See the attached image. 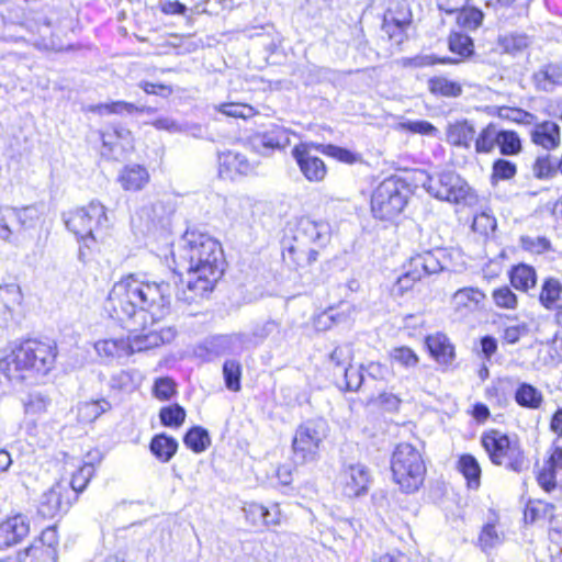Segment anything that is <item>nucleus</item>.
<instances>
[{
  "instance_id": "obj_1",
  "label": "nucleus",
  "mask_w": 562,
  "mask_h": 562,
  "mask_svg": "<svg viewBox=\"0 0 562 562\" xmlns=\"http://www.w3.org/2000/svg\"><path fill=\"white\" fill-rule=\"evenodd\" d=\"M170 268L175 274L189 276L187 289L190 300L207 297L224 274L225 261L222 244L210 234L188 227L172 244Z\"/></svg>"
},
{
  "instance_id": "obj_2",
  "label": "nucleus",
  "mask_w": 562,
  "mask_h": 562,
  "mask_svg": "<svg viewBox=\"0 0 562 562\" xmlns=\"http://www.w3.org/2000/svg\"><path fill=\"white\" fill-rule=\"evenodd\" d=\"M172 293L173 289L166 280L150 281L142 278L139 273L130 272L112 285L104 311L119 326L139 325L159 328L153 311L168 306Z\"/></svg>"
},
{
  "instance_id": "obj_3",
  "label": "nucleus",
  "mask_w": 562,
  "mask_h": 562,
  "mask_svg": "<svg viewBox=\"0 0 562 562\" xmlns=\"http://www.w3.org/2000/svg\"><path fill=\"white\" fill-rule=\"evenodd\" d=\"M58 353V346L50 338L16 339L0 357V375L11 383L44 378L55 369Z\"/></svg>"
},
{
  "instance_id": "obj_4",
  "label": "nucleus",
  "mask_w": 562,
  "mask_h": 562,
  "mask_svg": "<svg viewBox=\"0 0 562 562\" xmlns=\"http://www.w3.org/2000/svg\"><path fill=\"white\" fill-rule=\"evenodd\" d=\"M322 228L323 224L310 216L296 218L281 241L283 263L300 274L311 273L325 247Z\"/></svg>"
},
{
  "instance_id": "obj_5",
  "label": "nucleus",
  "mask_w": 562,
  "mask_h": 562,
  "mask_svg": "<svg viewBox=\"0 0 562 562\" xmlns=\"http://www.w3.org/2000/svg\"><path fill=\"white\" fill-rule=\"evenodd\" d=\"M480 445L490 463L508 473L521 474L530 467L528 452L515 432L487 428L480 436Z\"/></svg>"
},
{
  "instance_id": "obj_6",
  "label": "nucleus",
  "mask_w": 562,
  "mask_h": 562,
  "mask_svg": "<svg viewBox=\"0 0 562 562\" xmlns=\"http://www.w3.org/2000/svg\"><path fill=\"white\" fill-rule=\"evenodd\" d=\"M127 335L117 338H105L95 342V350L102 358L115 359L131 357L136 352H144L161 347L175 337L169 327L148 328L147 326H122Z\"/></svg>"
},
{
  "instance_id": "obj_7",
  "label": "nucleus",
  "mask_w": 562,
  "mask_h": 562,
  "mask_svg": "<svg viewBox=\"0 0 562 562\" xmlns=\"http://www.w3.org/2000/svg\"><path fill=\"white\" fill-rule=\"evenodd\" d=\"M393 483L404 494H414L425 484L427 464L423 451L411 442H398L390 457Z\"/></svg>"
},
{
  "instance_id": "obj_8",
  "label": "nucleus",
  "mask_w": 562,
  "mask_h": 562,
  "mask_svg": "<svg viewBox=\"0 0 562 562\" xmlns=\"http://www.w3.org/2000/svg\"><path fill=\"white\" fill-rule=\"evenodd\" d=\"M409 201L407 182L396 176L384 178L371 192L370 212L376 221L395 224Z\"/></svg>"
},
{
  "instance_id": "obj_9",
  "label": "nucleus",
  "mask_w": 562,
  "mask_h": 562,
  "mask_svg": "<svg viewBox=\"0 0 562 562\" xmlns=\"http://www.w3.org/2000/svg\"><path fill=\"white\" fill-rule=\"evenodd\" d=\"M66 229L78 241H97L94 232L108 226V207L98 200H92L85 205L76 206L63 214Z\"/></svg>"
},
{
  "instance_id": "obj_10",
  "label": "nucleus",
  "mask_w": 562,
  "mask_h": 562,
  "mask_svg": "<svg viewBox=\"0 0 562 562\" xmlns=\"http://www.w3.org/2000/svg\"><path fill=\"white\" fill-rule=\"evenodd\" d=\"M443 270L438 250H427L412 256L404 265L403 272L397 277L393 291L402 296L416 286L418 282L430 274Z\"/></svg>"
},
{
  "instance_id": "obj_11",
  "label": "nucleus",
  "mask_w": 562,
  "mask_h": 562,
  "mask_svg": "<svg viewBox=\"0 0 562 562\" xmlns=\"http://www.w3.org/2000/svg\"><path fill=\"white\" fill-rule=\"evenodd\" d=\"M327 430L326 423L321 419H308L301 423L296 427L291 441L294 459L302 464L318 460Z\"/></svg>"
},
{
  "instance_id": "obj_12",
  "label": "nucleus",
  "mask_w": 562,
  "mask_h": 562,
  "mask_svg": "<svg viewBox=\"0 0 562 562\" xmlns=\"http://www.w3.org/2000/svg\"><path fill=\"white\" fill-rule=\"evenodd\" d=\"M414 173L419 176L425 190L439 200L460 203L465 202L470 196L468 183L453 171L429 176L424 170L416 169Z\"/></svg>"
},
{
  "instance_id": "obj_13",
  "label": "nucleus",
  "mask_w": 562,
  "mask_h": 562,
  "mask_svg": "<svg viewBox=\"0 0 562 562\" xmlns=\"http://www.w3.org/2000/svg\"><path fill=\"white\" fill-rule=\"evenodd\" d=\"M78 499L68 481L59 479L42 494L36 507V518L42 521L59 520Z\"/></svg>"
},
{
  "instance_id": "obj_14",
  "label": "nucleus",
  "mask_w": 562,
  "mask_h": 562,
  "mask_svg": "<svg viewBox=\"0 0 562 562\" xmlns=\"http://www.w3.org/2000/svg\"><path fill=\"white\" fill-rule=\"evenodd\" d=\"M321 146L323 144L299 143L291 150L301 173L308 182L321 183L327 178L328 167L317 155L321 153Z\"/></svg>"
},
{
  "instance_id": "obj_15",
  "label": "nucleus",
  "mask_w": 562,
  "mask_h": 562,
  "mask_svg": "<svg viewBox=\"0 0 562 562\" xmlns=\"http://www.w3.org/2000/svg\"><path fill=\"white\" fill-rule=\"evenodd\" d=\"M30 517L22 512H11L0 518V551L23 543L31 535Z\"/></svg>"
},
{
  "instance_id": "obj_16",
  "label": "nucleus",
  "mask_w": 562,
  "mask_h": 562,
  "mask_svg": "<svg viewBox=\"0 0 562 562\" xmlns=\"http://www.w3.org/2000/svg\"><path fill=\"white\" fill-rule=\"evenodd\" d=\"M245 520L256 531H271L280 526L285 516L278 503L265 505L258 502H248L244 505Z\"/></svg>"
},
{
  "instance_id": "obj_17",
  "label": "nucleus",
  "mask_w": 562,
  "mask_h": 562,
  "mask_svg": "<svg viewBox=\"0 0 562 562\" xmlns=\"http://www.w3.org/2000/svg\"><path fill=\"white\" fill-rule=\"evenodd\" d=\"M371 484V473L362 464H349L340 470L337 490L345 498H357L368 493Z\"/></svg>"
},
{
  "instance_id": "obj_18",
  "label": "nucleus",
  "mask_w": 562,
  "mask_h": 562,
  "mask_svg": "<svg viewBox=\"0 0 562 562\" xmlns=\"http://www.w3.org/2000/svg\"><path fill=\"white\" fill-rule=\"evenodd\" d=\"M562 471V445L553 443L547 450L541 465L535 470L538 486L547 494L560 487L559 473Z\"/></svg>"
},
{
  "instance_id": "obj_19",
  "label": "nucleus",
  "mask_w": 562,
  "mask_h": 562,
  "mask_svg": "<svg viewBox=\"0 0 562 562\" xmlns=\"http://www.w3.org/2000/svg\"><path fill=\"white\" fill-rule=\"evenodd\" d=\"M102 155L110 158L125 156L135 150L133 133L123 126L109 125L100 132Z\"/></svg>"
},
{
  "instance_id": "obj_20",
  "label": "nucleus",
  "mask_w": 562,
  "mask_h": 562,
  "mask_svg": "<svg viewBox=\"0 0 562 562\" xmlns=\"http://www.w3.org/2000/svg\"><path fill=\"white\" fill-rule=\"evenodd\" d=\"M256 164L237 149H227L218 154L217 172L223 180L235 181L250 176Z\"/></svg>"
},
{
  "instance_id": "obj_21",
  "label": "nucleus",
  "mask_w": 562,
  "mask_h": 562,
  "mask_svg": "<svg viewBox=\"0 0 562 562\" xmlns=\"http://www.w3.org/2000/svg\"><path fill=\"white\" fill-rule=\"evenodd\" d=\"M424 347L428 356L443 370L453 367L457 348L451 338L443 331H435L424 337Z\"/></svg>"
},
{
  "instance_id": "obj_22",
  "label": "nucleus",
  "mask_w": 562,
  "mask_h": 562,
  "mask_svg": "<svg viewBox=\"0 0 562 562\" xmlns=\"http://www.w3.org/2000/svg\"><path fill=\"white\" fill-rule=\"evenodd\" d=\"M437 7L440 12L447 15H454V23L459 27L458 31L474 32L484 23L485 14L475 5L464 4L456 8L450 3V0H437Z\"/></svg>"
},
{
  "instance_id": "obj_23",
  "label": "nucleus",
  "mask_w": 562,
  "mask_h": 562,
  "mask_svg": "<svg viewBox=\"0 0 562 562\" xmlns=\"http://www.w3.org/2000/svg\"><path fill=\"white\" fill-rule=\"evenodd\" d=\"M103 460V453L99 448L90 449L83 457L81 464L72 472L68 485L76 492L79 498L80 494L88 487L95 474L97 468Z\"/></svg>"
},
{
  "instance_id": "obj_24",
  "label": "nucleus",
  "mask_w": 562,
  "mask_h": 562,
  "mask_svg": "<svg viewBox=\"0 0 562 562\" xmlns=\"http://www.w3.org/2000/svg\"><path fill=\"white\" fill-rule=\"evenodd\" d=\"M487 296L477 286H463L454 291L450 297V306L454 314L468 315L484 307Z\"/></svg>"
},
{
  "instance_id": "obj_25",
  "label": "nucleus",
  "mask_w": 562,
  "mask_h": 562,
  "mask_svg": "<svg viewBox=\"0 0 562 562\" xmlns=\"http://www.w3.org/2000/svg\"><path fill=\"white\" fill-rule=\"evenodd\" d=\"M557 519V506L543 498H528L522 507V524L526 526L551 525Z\"/></svg>"
},
{
  "instance_id": "obj_26",
  "label": "nucleus",
  "mask_w": 562,
  "mask_h": 562,
  "mask_svg": "<svg viewBox=\"0 0 562 562\" xmlns=\"http://www.w3.org/2000/svg\"><path fill=\"white\" fill-rule=\"evenodd\" d=\"M25 312L24 295L20 285L8 283L0 285V317L4 322L14 319Z\"/></svg>"
},
{
  "instance_id": "obj_27",
  "label": "nucleus",
  "mask_w": 562,
  "mask_h": 562,
  "mask_svg": "<svg viewBox=\"0 0 562 562\" xmlns=\"http://www.w3.org/2000/svg\"><path fill=\"white\" fill-rule=\"evenodd\" d=\"M116 182L124 192L137 193L149 184L150 173L142 164H127L119 171Z\"/></svg>"
},
{
  "instance_id": "obj_28",
  "label": "nucleus",
  "mask_w": 562,
  "mask_h": 562,
  "mask_svg": "<svg viewBox=\"0 0 562 562\" xmlns=\"http://www.w3.org/2000/svg\"><path fill=\"white\" fill-rule=\"evenodd\" d=\"M529 136L536 147L547 151L555 150L561 145V128L554 121L535 123Z\"/></svg>"
},
{
  "instance_id": "obj_29",
  "label": "nucleus",
  "mask_w": 562,
  "mask_h": 562,
  "mask_svg": "<svg viewBox=\"0 0 562 562\" xmlns=\"http://www.w3.org/2000/svg\"><path fill=\"white\" fill-rule=\"evenodd\" d=\"M456 470L463 477L465 487L470 491H477L482 485L483 469L477 458L463 452L456 460Z\"/></svg>"
},
{
  "instance_id": "obj_30",
  "label": "nucleus",
  "mask_w": 562,
  "mask_h": 562,
  "mask_svg": "<svg viewBox=\"0 0 562 562\" xmlns=\"http://www.w3.org/2000/svg\"><path fill=\"white\" fill-rule=\"evenodd\" d=\"M507 279L513 289L521 293H528L536 288L538 273L532 265L520 261L509 267Z\"/></svg>"
},
{
  "instance_id": "obj_31",
  "label": "nucleus",
  "mask_w": 562,
  "mask_h": 562,
  "mask_svg": "<svg viewBox=\"0 0 562 562\" xmlns=\"http://www.w3.org/2000/svg\"><path fill=\"white\" fill-rule=\"evenodd\" d=\"M474 136L475 127L467 119L456 120L446 126V142L453 148L470 149Z\"/></svg>"
},
{
  "instance_id": "obj_32",
  "label": "nucleus",
  "mask_w": 562,
  "mask_h": 562,
  "mask_svg": "<svg viewBox=\"0 0 562 562\" xmlns=\"http://www.w3.org/2000/svg\"><path fill=\"white\" fill-rule=\"evenodd\" d=\"M411 26L381 19L379 41L391 53L401 50L409 38Z\"/></svg>"
},
{
  "instance_id": "obj_33",
  "label": "nucleus",
  "mask_w": 562,
  "mask_h": 562,
  "mask_svg": "<svg viewBox=\"0 0 562 562\" xmlns=\"http://www.w3.org/2000/svg\"><path fill=\"white\" fill-rule=\"evenodd\" d=\"M259 146L266 150H282L290 145V132L288 128L272 124L268 130L254 134Z\"/></svg>"
},
{
  "instance_id": "obj_34",
  "label": "nucleus",
  "mask_w": 562,
  "mask_h": 562,
  "mask_svg": "<svg viewBox=\"0 0 562 562\" xmlns=\"http://www.w3.org/2000/svg\"><path fill=\"white\" fill-rule=\"evenodd\" d=\"M447 45L449 52L457 56V58H453L456 60L454 64L469 60L475 55L474 40L467 32L450 31L447 37Z\"/></svg>"
},
{
  "instance_id": "obj_35",
  "label": "nucleus",
  "mask_w": 562,
  "mask_h": 562,
  "mask_svg": "<svg viewBox=\"0 0 562 562\" xmlns=\"http://www.w3.org/2000/svg\"><path fill=\"white\" fill-rule=\"evenodd\" d=\"M429 93L437 98L456 99L463 93V83L447 75H436L427 80Z\"/></svg>"
},
{
  "instance_id": "obj_36",
  "label": "nucleus",
  "mask_w": 562,
  "mask_h": 562,
  "mask_svg": "<svg viewBox=\"0 0 562 562\" xmlns=\"http://www.w3.org/2000/svg\"><path fill=\"white\" fill-rule=\"evenodd\" d=\"M537 299L544 311L550 312L555 308L562 303V281L552 276L543 278Z\"/></svg>"
},
{
  "instance_id": "obj_37",
  "label": "nucleus",
  "mask_w": 562,
  "mask_h": 562,
  "mask_svg": "<svg viewBox=\"0 0 562 562\" xmlns=\"http://www.w3.org/2000/svg\"><path fill=\"white\" fill-rule=\"evenodd\" d=\"M516 404L527 411H539L544 404V395L540 389L529 382H519L514 392Z\"/></svg>"
},
{
  "instance_id": "obj_38",
  "label": "nucleus",
  "mask_w": 562,
  "mask_h": 562,
  "mask_svg": "<svg viewBox=\"0 0 562 562\" xmlns=\"http://www.w3.org/2000/svg\"><path fill=\"white\" fill-rule=\"evenodd\" d=\"M537 91H552L562 80V67L559 64L549 63L541 66L531 77Z\"/></svg>"
},
{
  "instance_id": "obj_39",
  "label": "nucleus",
  "mask_w": 562,
  "mask_h": 562,
  "mask_svg": "<svg viewBox=\"0 0 562 562\" xmlns=\"http://www.w3.org/2000/svg\"><path fill=\"white\" fill-rule=\"evenodd\" d=\"M178 448L176 438L166 432L154 435L149 441L151 454L161 463L169 462L176 456Z\"/></svg>"
},
{
  "instance_id": "obj_40",
  "label": "nucleus",
  "mask_w": 562,
  "mask_h": 562,
  "mask_svg": "<svg viewBox=\"0 0 562 562\" xmlns=\"http://www.w3.org/2000/svg\"><path fill=\"white\" fill-rule=\"evenodd\" d=\"M499 516L494 514L493 519L485 522L477 536L476 546L487 552L498 546L503 540V532L498 530Z\"/></svg>"
},
{
  "instance_id": "obj_41",
  "label": "nucleus",
  "mask_w": 562,
  "mask_h": 562,
  "mask_svg": "<svg viewBox=\"0 0 562 562\" xmlns=\"http://www.w3.org/2000/svg\"><path fill=\"white\" fill-rule=\"evenodd\" d=\"M494 307L499 311L514 312L519 307V297L510 284H501L491 291Z\"/></svg>"
},
{
  "instance_id": "obj_42",
  "label": "nucleus",
  "mask_w": 562,
  "mask_h": 562,
  "mask_svg": "<svg viewBox=\"0 0 562 562\" xmlns=\"http://www.w3.org/2000/svg\"><path fill=\"white\" fill-rule=\"evenodd\" d=\"M182 440L186 448L196 454L206 451L212 443L207 429L199 425L190 427Z\"/></svg>"
},
{
  "instance_id": "obj_43",
  "label": "nucleus",
  "mask_w": 562,
  "mask_h": 562,
  "mask_svg": "<svg viewBox=\"0 0 562 562\" xmlns=\"http://www.w3.org/2000/svg\"><path fill=\"white\" fill-rule=\"evenodd\" d=\"M407 26L413 25V11L407 0H390L382 18Z\"/></svg>"
},
{
  "instance_id": "obj_44",
  "label": "nucleus",
  "mask_w": 562,
  "mask_h": 562,
  "mask_svg": "<svg viewBox=\"0 0 562 562\" xmlns=\"http://www.w3.org/2000/svg\"><path fill=\"white\" fill-rule=\"evenodd\" d=\"M509 378H497L485 389L486 400L497 408H505L509 404Z\"/></svg>"
},
{
  "instance_id": "obj_45",
  "label": "nucleus",
  "mask_w": 562,
  "mask_h": 562,
  "mask_svg": "<svg viewBox=\"0 0 562 562\" xmlns=\"http://www.w3.org/2000/svg\"><path fill=\"white\" fill-rule=\"evenodd\" d=\"M474 151L477 155L492 154L497 145V126L495 123H488L483 126L479 133L475 132L473 139Z\"/></svg>"
},
{
  "instance_id": "obj_46",
  "label": "nucleus",
  "mask_w": 562,
  "mask_h": 562,
  "mask_svg": "<svg viewBox=\"0 0 562 562\" xmlns=\"http://www.w3.org/2000/svg\"><path fill=\"white\" fill-rule=\"evenodd\" d=\"M503 156H517L522 151V140L515 130L497 128V145Z\"/></svg>"
},
{
  "instance_id": "obj_47",
  "label": "nucleus",
  "mask_w": 562,
  "mask_h": 562,
  "mask_svg": "<svg viewBox=\"0 0 562 562\" xmlns=\"http://www.w3.org/2000/svg\"><path fill=\"white\" fill-rule=\"evenodd\" d=\"M158 417L164 427L179 429L186 422L187 411L180 404L172 403L160 407Z\"/></svg>"
},
{
  "instance_id": "obj_48",
  "label": "nucleus",
  "mask_w": 562,
  "mask_h": 562,
  "mask_svg": "<svg viewBox=\"0 0 562 562\" xmlns=\"http://www.w3.org/2000/svg\"><path fill=\"white\" fill-rule=\"evenodd\" d=\"M321 154L345 165H356L363 161L360 153L334 144H323Z\"/></svg>"
},
{
  "instance_id": "obj_49",
  "label": "nucleus",
  "mask_w": 562,
  "mask_h": 562,
  "mask_svg": "<svg viewBox=\"0 0 562 562\" xmlns=\"http://www.w3.org/2000/svg\"><path fill=\"white\" fill-rule=\"evenodd\" d=\"M454 63L456 60L452 57L437 55H415L401 60L403 67L411 69L434 67L436 65H453Z\"/></svg>"
},
{
  "instance_id": "obj_50",
  "label": "nucleus",
  "mask_w": 562,
  "mask_h": 562,
  "mask_svg": "<svg viewBox=\"0 0 562 562\" xmlns=\"http://www.w3.org/2000/svg\"><path fill=\"white\" fill-rule=\"evenodd\" d=\"M532 175L538 180H551L560 173L559 162L550 155L536 157L531 166Z\"/></svg>"
},
{
  "instance_id": "obj_51",
  "label": "nucleus",
  "mask_w": 562,
  "mask_h": 562,
  "mask_svg": "<svg viewBox=\"0 0 562 562\" xmlns=\"http://www.w3.org/2000/svg\"><path fill=\"white\" fill-rule=\"evenodd\" d=\"M217 111L227 117L240 119L244 121L250 120L258 115V110L243 102H224L217 106Z\"/></svg>"
},
{
  "instance_id": "obj_52",
  "label": "nucleus",
  "mask_w": 562,
  "mask_h": 562,
  "mask_svg": "<svg viewBox=\"0 0 562 562\" xmlns=\"http://www.w3.org/2000/svg\"><path fill=\"white\" fill-rule=\"evenodd\" d=\"M93 112L98 114H115V115H122L124 113L127 114H134V113H142L143 109L136 106L134 103L119 100V101H111L106 103H99L91 109Z\"/></svg>"
},
{
  "instance_id": "obj_53",
  "label": "nucleus",
  "mask_w": 562,
  "mask_h": 562,
  "mask_svg": "<svg viewBox=\"0 0 562 562\" xmlns=\"http://www.w3.org/2000/svg\"><path fill=\"white\" fill-rule=\"evenodd\" d=\"M517 175V165L505 158H497L492 164L490 180L492 184L507 181Z\"/></svg>"
},
{
  "instance_id": "obj_54",
  "label": "nucleus",
  "mask_w": 562,
  "mask_h": 562,
  "mask_svg": "<svg viewBox=\"0 0 562 562\" xmlns=\"http://www.w3.org/2000/svg\"><path fill=\"white\" fill-rule=\"evenodd\" d=\"M178 393L176 381L170 376H159L153 382L151 394L159 402H169Z\"/></svg>"
},
{
  "instance_id": "obj_55",
  "label": "nucleus",
  "mask_w": 562,
  "mask_h": 562,
  "mask_svg": "<svg viewBox=\"0 0 562 562\" xmlns=\"http://www.w3.org/2000/svg\"><path fill=\"white\" fill-rule=\"evenodd\" d=\"M496 114L498 117L518 125H530L536 120V116L532 113L518 106H498Z\"/></svg>"
},
{
  "instance_id": "obj_56",
  "label": "nucleus",
  "mask_w": 562,
  "mask_h": 562,
  "mask_svg": "<svg viewBox=\"0 0 562 562\" xmlns=\"http://www.w3.org/2000/svg\"><path fill=\"white\" fill-rule=\"evenodd\" d=\"M41 546L40 542H31L24 550L19 552V562H57L58 558Z\"/></svg>"
},
{
  "instance_id": "obj_57",
  "label": "nucleus",
  "mask_w": 562,
  "mask_h": 562,
  "mask_svg": "<svg viewBox=\"0 0 562 562\" xmlns=\"http://www.w3.org/2000/svg\"><path fill=\"white\" fill-rule=\"evenodd\" d=\"M497 44L504 53L515 54L528 47L529 38L525 33H507L498 36Z\"/></svg>"
},
{
  "instance_id": "obj_58",
  "label": "nucleus",
  "mask_w": 562,
  "mask_h": 562,
  "mask_svg": "<svg viewBox=\"0 0 562 562\" xmlns=\"http://www.w3.org/2000/svg\"><path fill=\"white\" fill-rule=\"evenodd\" d=\"M519 245L524 251L532 256H540L552 250L551 241L544 236L522 235L519 237Z\"/></svg>"
},
{
  "instance_id": "obj_59",
  "label": "nucleus",
  "mask_w": 562,
  "mask_h": 562,
  "mask_svg": "<svg viewBox=\"0 0 562 562\" xmlns=\"http://www.w3.org/2000/svg\"><path fill=\"white\" fill-rule=\"evenodd\" d=\"M241 374L243 368L237 360H226L223 363V376L225 385L233 392H238L241 389Z\"/></svg>"
},
{
  "instance_id": "obj_60",
  "label": "nucleus",
  "mask_w": 562,
  "mask_h": 562,
  "mask_svg": "<svg viewBox=\"0 0 562 562\" xmlns=\"http://www.w3.org/2000/svg\"><path fill=\"white\" fill-rule=\"evenodd\" d=\"M392 362L400 364L404 369L415 368L419 363V356L408 346H397L390 351Z\"/></svg>"
},
{
  "instance_id": "obj_61",
  "label": "nucleus",
  "mask_w": 562,
  "mask_h": 562,
  "mask_svg": "<svg viewBox=\"0 0 562 562\" xmlns=\"http://www.w3.org/2000/svg\"><path fill=\"white\" fill-rule=\"evenodd\" d=\"M32 542H40L43 549L46 551H49L58 558V544H59V533H58V527L56 524H53L50 526H47L44 528L41 533L33 539Z\"/></svg>"
},
{
  "instance_id": "obj_62",
  "label": "nucleus",
  "mask_w": 562,
  "mask_h": 562,
  "mask_svg": "<svg viewBox=\"0 0 562 562\" xmlns=\"http://www.w3.org/2000/svg\"><path fill=\"white\" fill-rule=\"evenodd\" d=\"M363 376L362 366L360 368L348 366L344 370V380L341 383L337 382V387L342 392L358 391L363 382Z\"/></svg>"
},
{
  "instance_id": "obj_63",
  "label": "nucleus",
  "mask_w": 562,
  "mask_h": 562,
  "mask_svg": "<svg viewBox=\"0 0 562 562\" xmlns=\"http://www.w3.org/2000/svg\"><path fill=\"white\" fill-rule=\"evenodd\" d=\"M362 371L366 376L378 382H385L393 375L392 368L381 361H369L362 364Z\"/></svg>"
},
{
  "instance_id": "obj_64",
  "label": "nucleus",
  "mask_w": 562,
  "mask_h": 562,
  "mask_svg": "<svg viewBox=\"0 0 562 562\" xmlns=\"http://www.w3.org/2000/svg\"><path fill=\"white\" fill-rule=\"evenodd\" d=\"M529 333L526 323L520 322L514 325L505 326L501 331V341L503 345H516Z\"/></svg>"
}]
</instances>
